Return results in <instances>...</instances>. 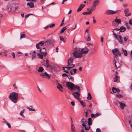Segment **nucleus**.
Segmentation results:
<instances>
[{
  "label": "nucleus",
  "mask_w": 132,
  "mask_h": 132,
  "mask_svg": "<svg viewBox=\"0 0 132 132\" xmlns=\"http://www.w3.org/2000/svg\"><path fill=\"white\" fill-rule=\"evenodd\" d=\"M66 85L68 88L70 89L71 90H74L75 91L77 90V92L72 93V94L74 97L79 100L78 97L80 95V93L79 92L80 90V87L78 85H75L74 84L69 81L67 82Z\"/></svg>",
  "instance_id": "obj_1"
},
{
  "label": "nucleus",
  "mask_w": 132,
  "mask_h": 132,
  "mask_svg": "<svg viewBox=\"0 0 132 132\" xmlns=\"http://www.w3.org/2000/svg\"><path fill=\"white\" fill-rule=\"evenodd\" d=\"M18 96L17 93L13 92L10 94L9 98L14 103H16L17 102Z\"/></svg>",
  "instance_id": "obj_2"
},
{
  "label": "nucleus",
  "mask_w": 132,
  "mask_h": 132,
  "mask_svg": "<svg viewBox=\"0 0 132 132\" xmlns=\"http://www.w3.org/2000/svg\"><path fill=\"white\" fill-rule=\"evenodd\" d=\"M74 57L76 58H80L83 56L81 51L79 50H76L73 53Z\"/></svg>",
  "instance_id": "obj_3"
},
{
  "label": "nucleus",
  "mask_w": 132,
  "mask_h": 132,
  "mask_svg": "<svg viewBox=\"0 0 132 132\" xmlns=\"http://www.w3.org/2000/svg\"><path fill=\"white\" fill-rule=\"evenodd\" d=\"M112 53L115 55V58L117 56H121V53L120 52L118 48H116L113 50L112 51Z\"/></svg>",
  "instance_id": "obj_4"
},
{
  "label": "nucleus",
  "mask_w": 132,
  "mask_h": 132,
  "mask_svg": "<svg viewBox=\"0 0 132 132\" xmlns=\"http://www.w3.org/2000/svg\"><path fill=\"white\" fill-rule=\"evenodd\" d=\"M40 76H42L43 77L47 78L48 79L50 78L51 77V75L45 72L44 73H41L40 74Z\"/></svg>",
  "instance_id": "obj_5"
},
{
  "label": "nucleus",
  "mask_w": 132,
  "mask_h": 132,
  "mask_svg": "<svg viewBox=\"0 0 132 132\" xmlns=\"http://www.w3.org/2000/svg\"><path fill=\"white\" fill-rule=\"evenodd\" d=\"M118 11L117 10L114 11L113 10H108L106 11V14L108 15H112L116 13Z\"/></svg>",
  "instance_id": "obj_6"
},
{
  "label": "nucleus",
  "mask_w": 132,
  "mask_h": 132,
  "mask_svg": "<svg viewBox=\"0 0 132 132\" xmlns=\"http://www.w3.org/2000/svg\"><path fill=\"white\" fill-rule=\"evenodd\" d=\"M82 54H86L88 52V49L86 47H85L84 48H82L80 51Z\"/></svg>",
  "instance_id": "obj_7"
},
{
  "label": "nucleus",
  "mask_w": 132,
  "mask_h": 132,
  "mask_svg": "<svg viewBox=\"0 0 132 132\" xmlns=\"http://www.w3.org/2000/svg\"><path fill=\"white\" fill-rule=\"evenodd\" d=\"M129 12V10L128 9H126L124 11L125 13V16H130L131 14L130 13L128 12Z\"/></svg>",
  "instance_id": "obj_8"
},
{
  "label": "nucleus",
  "mask_w": 132,
  "mask_h": 132,
  "mask_svg": "<svg viewBox=\"0 0 132 132\" xmlns=\"http://www.w3.org/2000/svg\"><path fill=\"white\" fill-rule=\"evenodd\" d=\"M53 40L52 37L50 38L48 40L46 41L45 43L47 44H52L53 42Z\"/></svg>",
  "instance_id": "obj_9"
},
{
  "label": "nucleus",
  "mask_w": 132,
  "mask_h": 132,
  "mask_svg": "<svg viewBox=\"0 0 132 132\" xmlns=\"http://www.w3.org/2000/svg\"><path fill=\"white\" fill-rule=\"evenodd\" d=\"M85 5V4H81L77 9V12H78L82 10V9L84 7Z\"/></svg>",
  "instance_id": "obj_10"
},
{
  "label": "nucleus",
  "mask_w": 132,
  "mask_h": 132,
  "mask_svg": "<svg viewBox=\"0 0 132 132\" xmlns=\"http://www.w3.org/2000/svg\"><path fill=\"white\" fill-rule=\"evenodd\" d=\"M118 103L120 105V108L121 109H123L124 107L126 106L125 104L122 102L118 101Z\"/></svg>",
  "instance_id": "obj_11"
},
{
  "label": "nucleus",
  "mask_w": 132,
  "mask_h": 132,
  "mask_svg": "<svg viewBox=\"0 0 132 132\" xmlns=\"http://www.w3.org/2000/svg\"><path fill=\"white\" fill-rule=\"evenodd\" d=\"M126 29V28L123 26H122L120 28L119 32H123L125 31Z\"/></svg>",
  "instance_id": "obj_12"
},
{
  "label": "nucleus",
  "mask_w": 132,
  "mask_h": 132,
  "mask_svg": "<svg viewBox=\"0 0 132 132\" xmlns=\"http://www.w3.org/2000/svg\"><path fill=\"white\" fill-rule=\"evenodd\" d=\"M28 7H30V8H33L34 6V5L32 2L28 3H27Z\"/></svg>",
  "instance_id": "obj_13"
},
{
  "label": "nucleus",
  "mask_w": 132,
  "mask_h": 132,
  "mask_svg": "<svg viewBox=\"0 0 132 132\" xmlns=\"http://www.w3.org/2000/svg\"><path fill=\"white\" fill-rule=\"evenodd\" d=\"M88 125L89 126H90L92 124V119L91 118H89L88 119Z\"/></svg>",
  "instance_id": "obj_14"
},
{
  "label": "nucleus",
  "mask_w": 132,
  "mask_h": 132,
  "mask_svg": "<svg viewBox=\"0 0 132 132\" xmlns=\"http://www.w3.org/2000/svg\"><path fill=\"white\" fill-rule=\"evenodd\" d=\"M67 26H65L64 27H63L61 30V31H60V34H62L63 33L64 31H65V30H66L67 28Z\"/></svg>",
  "instance_id": "obj_15"
},
{
  "label": "nucleus",
  "mask_w": 132,
  "mask_h": 132,
  "mask_svg": "<svg viewBox=\"0 0 132 132\" xmlns=\"http://www.w3.org/2000/svg\"><path fill=\"white\" fill-rule=\"evenodd\" d=\"M115 21L117 23H118V24L121 23V20L119 19H117V17H116V19L115 20Z\"/></svg>",
  "instance_id": "obj_16"
},
{
  "label": "nucleus",
  "mask_w": 132,
  "mask_h": 132,
  "mask_svg": "<svg viewBox=\"0 0 132 132\" xmlns=\"http://www.w3.org/2000/svg\"><path fill=\"white\" fill-rule=\"evenodd\" d=\"M73 61V60L72 58H70L68 61V65H70L71 63H72Z\"/></svg>",
  "instance_id": "obj_17"
},
{
  "label": "nucleus",
  "mask_w": 132,
  "mask_h": 132,
  "mask_svg": "<svg viewBox=\"0 0 132 132\" xmlns=\"http://www.w3.org/2000/svg\"><path fill=\"white\" fill-rule=\"evenodd\" d=\"M115 61L114 62L115 65V67L117 68L118 67H119L120 65H119V62H116V61H115V59H114V61Z\"/></svg>",
  "instance_id": "obj_18"
},
{
  "label": "nucleus",
  "mask_w": 132,
  "mask_h": 132,
  "mask_svg": "<svg viewBox=\"0 0 132 132\" xmlns=\"http://www.w3.org/2000/svg\"><path fill=\"white\" fill-rule=\"evenodd\" d=\"M100 2L98 0H96L93 3V5H95V6L97 5Z\"/></svg>",
  "instance_id": "obj_19"
},
{
  "label": "nucleus",
  "mask_w": 132,
  "mask_h": 132,
  "mask_svg": "<svg viewBox=\"0 0 132 132\" xmlns=\"http://www.w3.org/2000/svg\"><path fill=\"white\" fill-rule=\"evenodd\" d=\"M49 68L51 70H55L56 69V68L55 67L51 65Z\"/></svg>",
  "instance_id": "obj_20"
},
{
  "label": "nucleus",
  "mask_w": 132,
  "mask_h": 132,
  "mask_svg": "<svg viewBox=\"0 0 132 132\" xmlns=\"http://www.w3.org/2000/svg\"><path fill=\"white\" fill-rule=\"evenodd\" d=\"M44 69L42 67H40L38 69V71L39 72H42L43 71Z\"/></svg>",
  "instance_id": "obj_21"
},
{
  "label": "nucleus",
  "mask_w": 132,
  "mask_h": 132,
  "mask_svg": "<svg viewBox=\"0 0 132 132\" xmlns=\"http://www.w3.org/2000/svg\"><path fill=\"white\" fill-rule=\"evenodd\" d=\"M122 50L123 52V53H124V55L126 56L127 55V51L126 50H124L123 48H122Z\"/></svg>",
  "instance_id": "obj_22"
},
{
  "label": "nucleus",
  "mask_w": 132,
  "mask_h": 132,
  "mask_svg": "<svg viewBox=\"0 0 132 132\" xmlns=\"http://www.w3.org/2000/svg\"><path fill=\"white\" fill-rule=\"evenodd\" d=\"M4 121H3L2 122L3 123H6V125L8 126L9 128H10L11 127V125L10 124L7 122L5 120H4Z\"/></svg>",
  "instance_id": "obj_23"
},
{
  "label": "nucleus",
  "mask_w": 132,
  "mask_h": 132,
  "mask_svg": "<svg viewBox=\"0 0 132 132\" xmlns=\"http://www.w3.org/2000/svg\"><path fill=\"white\" fill-rule=\"evenodd\" d=\"M82 125L85 127V129L86 130H88L90 129V127L89 126L88 127H86L85 123H82Z\"/></svg>",
  "instance_id": "obj_24"
},
{
  "label": "nucleus",
  "mask_w": 132,
  "mask_h": 132,
  "mask_svg": "<svg viewBox=\"0 0 132 132\" xmlns=\"http://www.w3.org/2000/svg\"><path fill=\"white\" fill-rule=\"evenodd\" d=\"M88 96L87 97V99L88 100H91L92 99V96L90 93H88Z\"/></svg>",
  "instance_id": "obj_25"
},
{
  "label": "nucleus",
  "mask_w": 132,
  "mask_h": 132,
  "mask_svg": "<svg viewBox=\"0 0 132 132\" xmlns=\"http://www.w3.org/2000/svg\"><path fill=\"white\" fill-rule=\"evenodd\" d=\"M79 102L83 107H85L86 106V104L85 102L81 101H79Z\"/></svg>",
  "instance_id": "obj_26"
},
{
  "label": "nucleus",
  "mask_w": 132,
  "mask_h": 132,
  "mask_svg": "<svg viewBox=\"0 0 132 132\" xmlns=\"http://www.w3.org/2000/svg\"><path fill=\"white\" fill-rule=\"evenodd\" d=\"M96 7V6H95V5H93L91 7L90 10H91V11H93L95 9Z\"/></svg>",
  "instance_id": "obj_27"
},
{
  "label": "nucleus",
  "mask_w": 132,
  "mask_h": 132,
  "mask_svg": "<svg viewBox=\"0 0 132 132\" xmlns=\"http://www.w3.org/2000/svg\"><path fill=\"white\" fill-rule=\"evenodd\" d=\"M37 55L38 56L39 58L41 59H43V56L42 54H40V53H38Z\"/></svg>",
  "instance_id": "obj_28"
},
{
  "label": "nucleus",
  "mask_w": 132,
  "mask_h": 132,
  "mask_svg": "<svg viewBox=\"0 0 132 132\" xmlns=\"http://www.w3.org/2000/svg\"><path fill=\"white\" fill-rule=\"evenodd\" d=\"M72 68V67H63V70H65V68H66L67 69V70H70L71 68Z\"/></svg>",
  "instance_id": "obj_29"
},
{
  "label": "nucleus",
  "mask_w": 132,
  "mask_h": 132,
  "mask_svg": "<svg viewBox=\"0 0 132 132\" xmlns=\"http://www.w3.org/2000/svg\"><path fill=\"white\" fill-rule=\"evenodd\" d=\"M57 88L58 89H60V88L62 89L63 88V87L61 84L59 83H58V86H57Z\"/></svg>",
  "instance_id": "obj_30"
},
{
  "label": "nucleus",
  "mask_w": 132,
  "mask_h": 132,
  "mask_svg": "<svg viewBox=\"0 0 132 132\" xmlns=\"http://www.w3.org/2000/svg\"><path fill=\"white\" fill-rule=\"evenodd\" d=\"M125 25L128 29H129L130 28V27L128 22H126Z\"/></svg>",
  "instance_id": "obj_31"
},
{
  "label": "nucleus",
  "mask_w": 132,
  "mask_h": 132,
  "mask_svg": "<svg viewBox=\"0 0 132 132\" xmlns=\"http://www.w3.org/2000/svg\"><path fill=\"white\" fill-rule=\"evenodd\" d=\"M7 9L9 10V12H10L11 11H12L13 10V8L12 7H9H9L8 6H7Z\"/></svg>",
  "instance_id": "obj_32"
},
{
  "label": "nucleus",
  "mask_w": 132,
  "mask_h": 132,
  "mask_svg": "<svg viewBox=\"0 0 132 132\" xmlns=\"http://www.w3.org/2000/svg\"><path fill=\"white\" fill-rule=\"evenodd\" d=\"M116 96L117 97L119 98H121L123 97L122 95L120 94H118L116 95Z\"/></svg>",
  "instance_id": "obj_33"
},
{
  "label": "nucleus",
  "mask_w": 132,
  "mask_h": 132,
  "mask_svg": "<svg viewBox=\"0 0 132 132\" xmlns=\"http://www.w3.org/2000/svg\"><path fill=\"white\" fill-rule=\"evenodd\" d=\"M38 43L39 45L42 46L44 44L45 42L44 41H42L39 42Z\"/></svg>",
  "instance_id": "obj_34"
},
{
  "label": "nucleus",
  "mask_w": 132,
  "mask_h": 132,
  "mask_svg": "<svg viewBox=\"0 0 132 132\" xmlns=\"http://www.w3.org/2000/svg\"><path fill=\"white\" fill-rule=\"evenodd\" d=\"M59 38H60V40L61 41H62L64 43L65 42V41L64 40V38L63 37H62V36H60Z\"/></svg>",
  "instance_id": "obj_35"
},
{
  "label": "nucleus",
  "mask_w": 132,
  "mask_h": 132,
  "mask_svg": "<svg viewBox=\"0 0 132 132\" xmlns=\"http://www.w3.org/2000/svg\"><path fill=\"white\" fill-rule=\"evenodd\" d=\"M43 52H41V54H43V55L45 56L46 55L47 52L46 51H43Z\"/></svg>",
  "instance_id": "obj_36"
},
{
  "label": "nucleus",
  "mask_w": 132,
  "mask_h": 132,
  "mask_svg": "<svg viewBox=\"0 0 132 132\" xmlns=\"http://www.w3.org/2000/svg\"><path fill=\"white\" fill-rule=\"evenodd\" d=\"M117 88H116L113 87L112 88V91L114 93H115L116 92L117 90H116Z\"/></svg>",
  "instance_id": "obj_37"
},
{
  "label": "nucleus",
  "mask_w": 132,
  "mask_h": 132,
  "mask_svg": "<svg viewBox=\"0 0 132 132\" xmlns=\"http://www.w3.org/2000/svg\"><path fill=\"white\" fill-rule=\"evenodd\" d=\"M27 109H29L30 111H35V109L31 108H30L29 107H27Z\"/></svg>",
  "instance_id": "obj_38"
},
{
  "label": "nucleus",
  "mask_w": 132,
  "mask_h": 132,
  "mask_svg": "<svg viewBox=\"0 0 132 132\" xmlns=\"http://www.w3.org/2000/svg\"><path fill=\"white\" fill-rule=\"evenodd\" d=\"M26 37V35L25 34H21L20 36V38L21 39L22 38H24Z\"/></svg>",
  "instance_id": "obj_39"
},
{
  "label": "nucleus",
  "mask_w": 132,
  "mask_h": 132,
  "mask_svg": "<svg viewBox=\"0 0 132 132\" xmlns=\"http://www.w3.org/2000/svg\"><path fill=\"white\" fill-rule=\"evenodd\" d=\"M62 76L64 77H68V75L66 73H63L62 74Z\"/></svg>",
  "instance_id": "obj_40"
},
{
  "label": "nucleus",
  "mask_w": 132,
  "mask_h": 132,
  "mask_svg": "<svg viewBox=\"0 0 132 132\" xmlns=\"http://www.w3.org/2000/svg\"><path fill=\"white\" fill-rule=\"evenodd\" d=\"M118 39L117 40L119 43H120L121 44H122L123 43V42H122V39H119V38H118Z\"/></svg>",
  "instance_id": "obj_41"
},
{
  "label": "nucleus",
  "mask_w": 132,
  "mask_h": 132,
  "mask_svg": "<svg viewBox=\"0 0 132 132\" xmlns=\"http://www.w3.org/2000/svg\"><path fill=\"white\" fill-rule=\"evenodd\" d=\"M55 24H51L50 26V28H53L54 27H55Z\"/></svg>",
  "instance_id": "obj_42"
},
{
  "label": "nucleus",
  "mask_w": 132,
  "mask_h": 132,
  "mask_svg": "<svg viewBox=\"0 0 132 132\" xmlns=\"http://www.w3.org/2000/svg\"><path fill=\"white\" fill-rule=\"evenodd\" d=\"M40 45L39 44V43L36 44V46L37 49H39L40 48Z\"/></svg>",
  "instance_id": "obj_43"
},
{
  "label": "nucleus",
  "mask_w": 132,
  "mask_h": 132,
  "mask_svg": "<svg viewBox=\"0 0 132 132\" xmlns=\"http://www.w3.org/2000/svg\"><path fill=\"white\" fill-rule=\"evenodd\" d=\"M71 129L72 130L76 129L73 125H71Z\"/></svg>",
  "instance_id": "obj_44"
},
{
  "label": "nucleus",
  "mask_w": 132,
  "mask_h": 132,
  "mask_svg": "<svg viewBox=\"0 0 132 132\" xmlns=\"http://www.w3.org/2000/svg\"><path fill=\"white\" fill-rule=\"evenodd\" d=\"M85 120L84 118H82L81 121V122H82V123H85Z\"/></svg>",
  "instance_id": "obj_45"
},
{
  "label": "nucleus",
  "mask_w": 132,
  "mask_h": 132,
  "mask_svg": "<svg viewBox=\"0 0 132 132\" xmlns=\"http://www.w3.org/2000/svg\"><path fill=\"white\" fill-rule=\"evenodd\" d=\"M50 65V64L49 63L45 64V66L47 68H49Z\"/></svg>",
  "instance_id": "obj_46"
},
{
  "label": "nucleus",
  "mask_w": 132,
  "mask_h": 132,
  "mask_svg": "<svg viewBox=\"0 0 132 132\" xmlns=\"http://www.w3.org/2000/svg\"><path fill=\"white\" fill-rule=\"evenodd\" d=\"M87 12L88 14V15H89V14H90L92 13V11H91V10H90V11L88 10V11Z\"/></svg>",
  "instance_id": "obj_47"
},
{
  "label": "nucleus",
  "mask_w": 132,
  "mask_h": 132,
  "mask_svg": "<svg viewBox=\"0 0 132 132\" xmlns=\"http://www.w3.org/2000/svg\"><path fill=\"white\" fill-rule=\"evenodd\" d=\"M26 1L27 2H36L37 1V0H26Z\"/></svg>",
  "instance_id": "obj_48"
},
{
  "label": "nucleus",
  "mask_w": 132,
  "mask_h": 132,
  "mask_svg": "<svg viewBox=\"0 0 132 132\" xmlns=\"http://www.w3.org/2000/svg\"><path fill=\"white\" fill-rule=\"evenodd\" d=\"M11 54L12 56H13V58H14L15 57V53L14 52H12V53Z\"/></svg>",
  "instance_id": "obj_49"
},
{
  "label": "nucleus",
  "mask_w": 132,
  "mask_h": 132,
  "mask_svg": "<svg viewBox=\"0 0 132 132\" xmlns=\"http://www.w3.org/2000/svg\"><path fill=\"white\" fill-rule=\"evenodd\" d=\"M68 79H69V80L70 81V80L71 79H72V76H68Z\"/></svg>",
  "instance_id": "obj_50"
},
{
  "label": "nucleus",
  "mask_w": 132,
  "mask_h": 132,
  "mask_svg": "<svg viewBox=\"0 0 132 132\" xmlns=\"http://www.w3.org/2000/svg\"><path fill=\"white\" fill-rule=\"evenodd\" d=\"M129 122L131 127L132 128V121L131 120H129Z\"/></svg>",
  "instance_id": "obj_51"
},
{
  "label": "nucleus",
  "mask_w": 132,
  "mask_h": 132,
  "mask_svg": "<svg viewBox=\"0 0 132 132\" xmlns=\"http://www.w3.org/2000/svg\"><path fill=\"white\" fill-rule=\"evenodd\" d=\"M101 131V130L98 128H97L96 129V132H100Z\"/></svg>",
  "instance_id": "obj_52"
},
{
  "label": "nucleus",
  "mask_w": 132,
  "mask_h": 132,
  "mask_svg": "<svg viewBox=\"0 0 132 132\" xmlns=\"http://www.w3.org/2000/svg\"><path fill=\"white\" fill-rule=\"evenodd\" d=\"M32 60L34 58H35L36 57V55L35 54H33L32 55Z\"/></svg>",
  "instance_id": "obj_53"
},
{
  "label": "nucleus",
  "mask_w": 132,
  "mask_h": 132,
  "mask_svg": "<svg viewBox=\"0 0 132 132\" xmlns=\"http://www.w3.org/2000/svg\"><path fill=\"white\" fill-rule=\"evenodd\" d=\"M45 0H40V3L41 4H43L44 3L45 1Z\"/></svg>",
  "instance_id": "obj_54"
},
{
  "label": "nucleus",
  "mask_w": 132,
  "mask_h": 132,
  "mask_svg": "<svg viewBox=\"0 0 132 132\" xmlns=\"http://www.w3.org/2000/svg\"><path fill=\"white\" fill-rule=\"evenodd\" d=\"M23 113H24V111H21L20 113V115L21 116H23Z\"/></svg>",
  "instance_id": "obj_55"
},
{
  "label": "nucleus",
  "mask_w": 132,
  "mask_h": 132,
  "mask_svg": "<svg viewBox=\"0 0 132 132\" xmlns=\"http://www.w3.org/2000/svg\"><path fill=\"white\" fill-rule=\"evenodd\" d=\"M88 38L87 39V40L88 41H89L91 39L89 37V34H88Z\"/></svg>",
  "instance_id": "obj_56"
},
{
  "label": "nucleus",
  "mask_w": 132,
  "mask_h": 132,
  "mask_svg": "<svg viewBox=\"0 0 132 132\" xmlns=\"http://www.w3.org/2000/svg\"><path fill=\"white\" fill-rule=\"evenodd\" d=\"M132 20V19H130L129 22V23L131 25H132V22H131Z\"/></svg>",
  "instance_id": "obj_57"
},
{
  "label": "nucleus",
  "mask_w": 132,
  "mask_h": 132,
  "mask_svg": "<svg viewBox=\"0 0 132 132\" xmlns=\"http://www.w3.org/2000/svg\"><path fill=\"white\" fill-rule=\"evenodd\" d=\"M71 104L73 106H74L75 105V103L73 101H72L71 102Z\"/></svg>",
  "instance_id": "obj_58"
},
{
  "label": "nucleus",
  "mask_w": 132,
  "mask_h": 132,
  "mask_svg": "<svg viewBox=\"0 0 132 132\" xmlns=\"http://www.w3.org/2000/svg\"><path fill=\"white\" fill-rule=\"evenodd\" d=\"M73 72H74L73 73H75L77 71V69L76 68H75V69H73Z\"/></svg>",
  "instance_id": "obj_59"
},
{
  "label": "nucleus",
  "mask_w": 132,
  "mask_h": 132,
  "mask_svg": "<svg viewBox=\"0 0 132 132\" xmlns=\"http://www.w3.org/2000/svg\"><path fill=\"white\" fill-rule=\"evenodd\" d=\"M72 70L73 69H72L70 71V74L72 75H73L74 74V73H73Z\"/></svg>",
  "instance_id": "obj_60"
},
{
  "label": "nucleus",
  "mask_w": 132,
  "mask_h": 132,
  "mask_svg": "<svg viewBox=\"0 0 132 132\" xmlns=\"http://www.w3.org/2000/svg\"><path fill=\"white\" fill-rule=\"evenodd\" d=\"M82 14L84 15H88L87 12H84L82 13Z\"/></svg>",
  "instance_id": "obj_61"
},
{
  "label": "nucleus",
  "mask_w": 132,
  "mask_h": 132,
  "mask_svg": "<svg viewBox=\"0 0 132 132\" xmlns=\"http://www.w3.org/2000/svg\"><path fill=\"white\" fill-rule=\"evenodd\" d=\"M124 40L125 42H126L128 40V39L126 37H124Z\"/></svg>",
  "instance_id": "obj_62"
},
{
  "label": "nucleus",
  "mask_w": 132,
  "mask_h": 132,
  "mask_svg": "<svg viewBox=\"0 0 132 132\" xmlns=\"http://www.w3.org/2000/svg\"><path fill=\"white\" fill-rule=\"evenodd\" d=\"M99 113H97L96 114H95V117H97L99 115Z\"/></svg>",
  "instance_id": "obj_63"
},
{
  "label": "nucleus",
  "mask_w": 132,
  "mask_h": 132,
  "mask_svg": "<svg viewBox=\"0 0 132 132\" xmlns=\"http://www.w3.org/2000/svg\"><path fill=\"white\" fill-rule=\"evenodd\" d=\"M29 16V15L28 14L27 15L25 16V19H26V18H28Z\"/></svg>",
  "instance_id": "obj_64"
}]
</instances>
